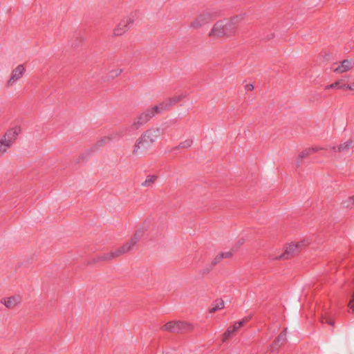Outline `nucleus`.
Instances as JSON below:
<instances>
[{"label": "nucleus", "instance_id": "f257e3e1", "mask_svg": "<svg viewBox=\"0 0 354 354\" xmlns=\"http://www.w3.org/2000/svg\"><path fill=\"white\" fill-rule=\"evenodd\" d=\"M243 16H236L231 19H223L217 21L209 33L210 37H221L232 34L238 24L242 20Z\"/></svg>", "mask_w": 354, "mask_h": 354}, {"label": "nucleus", "instance_id": "f03ea898", "mask_svg": "<svg viewBox=\"0 0 354 354\" xmlns=\"http://www.w3.org/2000/svg\"><path fill=\"white\" fill-rule=\"evenodd\" d=\"M162 130L160 128H151L146 131L136 141L133 154L138 156L140 149H148L161 135Z\"/></svg>", "mask_w": 354, "mask_h": 354}, {"label": "nucleus", "instance_id": "7ed1b4c3", "mask_svg": "<svg viewBox=\"0 0 354 354\" xmlns=\"http://www.w3.org/2000/svg\"><path fill=\"white\" fill-rule=\"evenodd\" d=\"M161 107L162 106H154L151 109H149L138 115L131 125L123 126V128L129 129L127 135L131 136L134 134L136 130L147 123L155 115L160 113L158 109Z\"/></svg>", "mask_w": 354, "mask_h": 354}, {"label": "nucleus", "instance_id": "20e7f679", "mask_svg": "<svg viewBox=\"0 0 354 354\" xmlns=\"http://www.w3.org/2000/svg\"><path fill=\"white\" fill-rule=\"evenodd\" d=\"M21 129L19 126H15L8 129L0 137V158L3 157L12 147L21 133Z\"/></svg>", "mask_w": 354, "mask_h": 354}, {"label": "nucleus", "instance_id": "39448f33", "mask_svg": "<svg viewBox=\"0 0 354 354\" xmlns=\"http://www.w3.org/2000/svg\"><path fill=\"white\" fill-rule=\"evenodd\" d=\"M219 12L214 9H207L201 12L192 21L191 27L198 28L209 23L212 19L218 16Z\"/></svg>", "mask_w": 354, "mask_h": 354}, {"label": "nucleus", "instance_id": "423d86ee", "mask_svg": "<svg viewBox=\"0 0 354 354\" xmlns=\"http://www.w3.org/2000/svg\"><path fill=\"white\" fill-rule=\"evenodd\" d=\"M129 130L127 128L122 127L111 132L108 136L101 138L96 143V147H102L110 142L118 141L121 138L127 137V132Z\"/></svg>", "mask_w": 354, "mask_h": 354}, {"label": "nucleus", "instance_id": "0eeeda50", "mask_svg": "<svg viewBox=\"0 0 354 354\" xmlns=\"http://www.w3.org/2000/svg\"><path fill=\"white\" fill-rule=\"evenodd\" d=\"M138 15L137 12H132L130 15L123 18L117 25L113 30L115 36H120L126 32L133 24L134 21L138 19Z\"/></svg>", "mask_w": 354, "mask_h": 354}, {"label": "nucleus", "instance_id": "6e6552de", "mask_svg": "<svg viewBox=\"0 0 354 354\" xmlns=\"http://www.w3.org/2000/svg\"><path fill=\"white\" fill-rule=\"evenodd\" d=\"M136 243H137L133 242V239H131L129 242H127V243L124 244L121 248L111 251L107 254L102 255L100 257V259L104 261L111 260L122 254H126L129 251H130Z\"/></svg>", "mask_w": 354, "mask_h": 354}, {"label": "nucleus", "instance_id": "1a4fd4ad", "mask_svg": "<svg viewBox=\"0 0 354 354\" xmlns=\"http://www.w3.org/2000/svg\"><path fill=\"white\" fill-rule=\"evenodd\" d=\"M190 328L191 325L184 322H169L164 326V330L174 333H179L183 330Z\"/></svg>", "mask_w": 354, "mask_h": 354}, {"label": "nucleus", "instance_id": "9d476101", "mask_svg": "<svg viewBox=\"0 0 354 354\" xmlns=\"http://www.w3.org/2000/svg\"><path fill=\"white\" fill-rule=\"evenodd\" d=\"M26 68L24 64H19L16 68L12 69L11 75L8 82V85L12 86L15 84L25 74Z\"/></svg>", "mask_w": 354, "mask_h": 354}, {"label": "nucleus", "instance_id": "9b49d317", "mask_svg": "<svg viewBox=\"0 0 354 354\" xmlns=\"http://www.w3.org/2000/svg\"><path fill=\"white\" fill-rule=\"evenodd\" d=\"M354 67V61L353 59H344L337 67L333 68L336 73H343L349 71Z\"/></svg>", "mask_w": 354, "mask_h": 354}, {"label": "nucleus", "instance_id": "f8f14e48", "mask_svg": "<svg viewBox=\"0 0 354 354\" xmlns=\"http://www.w3.org/2000/svg\"><path fill=\"white\" fill-rule=\"evenodd\" d=\"M1 303L8 308H13L20 303V298L19 296L3 298L1 300Z\"/></svg>", "mask_w": 354, "mask_h": 354}, {"label": "nucleus", "instance_id": "ddd939ff", "mask_svg": "<svg viewBox=\"0 0 354 354\" xmlns=\"http://www.w3.org/2000/svg\"><path fill=\"white\" fill-rule=\"evenodd\" d=\"M149 221H145L143 224L136 230L133 236L131 238L133 242L138 243L140 238L143 236L144 233L147 230L149 227Z\"/></svg>", "mask_w": 354, "mask_h": 354}, {"label": "nucleus", "instance_id": "4468645a", "mask_svg": "<svg viewBox=\"0 0 354 354\" xmlns=\"http://www.w3.org/2000/svg\"><path fill=\"white\" fill-rule=\"evenodd\" d=\"M299 247L298 244L291 243L286 248L285 252L281 255L279 259H288L289 257L292 256L295 254L296 250Z\"/></svg>", "mask_w": 354, "mask_h": 354}, {"label": "nucleus", "instance_id": "2eb2a0df", "mask_svg": "<svg viewBox=\"0 0 354 354\" xmlns=\"http://www.w3.org/2000/svg\"><path fill=\"white\" fill-rule=\"evenodd\" d=\"M176 104V102H173L172 97L167 99L165 102L156 105V106H162L158 109L160 113L167 110L169 107Z\"/></svg>", "mask_w": 354, "mask_h": 354}, {"label": "nucleus", "instance_id": "dca6fc26", "mask_svg": "<svg viewBox=\"0 0 354 354\" xmlns=\"http://www.w3.org/2000/svg\"><path fill=\"white\" fill-rule=\"evenodd\" d=\"M351 144H352V142L351 140H348V141L344 142V144L339 145L338 147H337L335 146L333 147L332 149L335 152H336L337 151L346 152L351 148Z\"/></svg>", "mask_w": 354, "mask_h": 354}, {"label": "nucleus", "instance_id": "f3484780", "mask_svg": "<svg viewBox=\"0 0 354 354\" xmlns=\"http://www.w3.org/2000/svg\"><path fill=\"white\" fill-rule=\"evenodd\" d=\"M156 178L157 176L155 175L147 176L145 180L142 183V186L147 187H151L155 183Z\"/></svg>", "mask_w": 354, "mask_h": 354}, {"label": "nucleus", "instance_id": "a211bd4d", "mask_svg": "<svg viewBox=\"0 0 354 354\" xmlns=\"http://www.w3.org/2000/svg\"><path fill=\"white\" fill-rule=\"evenodd\" d=\"M311 155V152L310 151V149L309 148H307V149H305L304 150H303L299 154V156H298V158L296 161V163L297 165H299L301 161L305 158L306 157L308 156Z\"/></svg>", "mask_w": 354, "mask_h": 354}, {"label": "nucleus", "instance_id": "6ab92c4d", "mask_svg": "<svg viewBox=\"0 0 354 354\" xmlns=\"http://www.w3.org/2000/svg\"><path fill=\"white\" fill-rule=\"evenodd\" d=\"M344 84L343 83V80H339L337 82H335V83L333 84H329V85H327L326 87H325V89H331V88H340V86L341 85H344Z\"/></svg>", "mask_w": 354, "mask_h": 354}, {"label": "nucleus", "instance_id": "aec40b11", "mask_svg": "<svg viewBox=\"0 0 354 354\" xmlns=\"http://www.w3.org/2000/svg\"><path fill=\"white\" fill-rule=\"evenodd\" d=\"M224 307V302L222 300L218 301L216 304H215L212 308L209 310V313H212L216 312L218 310H221Z\"/></svg>", "mask_w": 354, "mask_h": 354}, {"label": "nucleus", "instance_id": "412c9836", "mask_svg": "<svg viewBox=\"0 0 354 354\" xmlns=\"http://www.w3.org/2000/svg\"><path fill=\"white\" fill-rule=\"evenodd\" d=\"M286 339V331H283L280 333V335L277 337V339L274 341L273 344V347L275 346L280 342H285Z\"/></svg>", "mask_w": 354, "mask_h": 354}, {"label": "nucleus", "instance_id": "4be33fe9", "mask_svg": "<svg viewBox=\"0 0 354 354\" xmlns=\"http://www.w3.org/2000/svg\"><path fill=\"white\" fill-rule=\"evenodd\" d=\"M192 144H193V140L192 139H187L186 140L180 142L179 146L177 148H178V147L189 148L192 145Z\"/></svg>", "mask_w": 354, "mask_h": 354}, {"label": "nucleus", "instance_id": "5701e85b", "mask_svg": "<svg viewBox=\"0 0 354 354\" xmlns=\"http://www.w3.org/2000/svg\"><path fill=\"white\" fill-rule=\"evenodd\" d=\"M122 71L120 68L113 69V70H111L109 72V76L111 78H114V77H118V75H120L121 74Z\"/></svg>", "mask_w": 354, "mask_h": 354}, {"label": "nucleus", "instance_id": "b1692460", "mask_svg": "<svg viewBox=\"0 0 354 354\" xmlns=\"http://www.w3.org/2000/svg\"><path fill=\"white\" fill-rule=\"evenodd\" d=\"M187 97V93H181L178 95H176V96H174L172 97V100L173 102L178 103V102L181 101L182 100H183L184 98H185Z\"/></svg>", "mask_w": 354, "mask_h": 354}, {"label": "nucleus", "instance_id": "393cba45", "mask_svg": "<svg viewBox=\"0 0 354 354\" xmlns=\"http://www.w3.org/2000/svg\"><path fill=\"white\" fill-rule=\"evenodd\" d=\"M248 321V319L239 321L236 322L233 326V328L236 331L239 328H240L246 322Z\"/></svg>", "mask_w": 354, "mask_h": 354}, {"label": "nucleus", "instance_id": "a878e982", "mask_svg": "<svg viewBox=\"0 0 354 354\" xmlns=\"http://www.w3.org/2000/svg\"><path fill=\"white\" fill-rule=\"evenodd\" d=\"M232 256L231 252H224L219 254V259H227Z\"/></svg>", "mask_w": 354, "mask_h": 354}, {"label": "nucleus", "instance_id": "bb28decb", "mask_svg": "<svg viewBox=\"0 0 354 354\" xmlns=\"http://www.w3.org/2000/svg\"><path fill=\"white\" fill-rule=\"evenodd\" d=\"M340 88L342 89H344V90H351V91H354V82L352 84H344V85H341L340 86Z\"/></svg>", "mask_w": 354, "mask_h": 354}, {"label": "nucleus", "instance_id": "cd10ccee", "mask_svg": "<svg viewBox=\"0 0 354 354\" xmlns=\"http://www.w3.org/2000/svg\"><path fill=\"white\" fill-rule=\"evenodd\" d=\"M309 149L311 152V154L316 153L320 150L325 149V148L319 147H310Z\"/></svg>", "mask_w": 354, "mask_h": 354}, {"label": "nucleus", "instance_id": "c85d7f7f", "mask_svg": "<svg viewBox=\"0 0 354 354\" xmlns=\"http://www.w3.org/2000/svg\"><path fill=\"white\" fill-rule=\"evenodd\" d=\"M353 302H354V292H353V297L352 299H351L349 304H348V307L350 309H351L352 310H354V305H353Z\"/></svg>", "mask_w": 354, "mask_h": 354}, {"label": "nucleus", "instance_id": "c756f323", "mask_svg": "<svg viewBox=\"0 0 354 354\" xmlns=\"http://www.w3.org/2000/svg\"><path fill=\"white\" fill-rule=\"evenodd\" d=\"M245 89L246 91H252L254 89V86L252 84H248L245 85Z\"/></svg>", "mask_w": 354, "mask_h": 354}, {"label": "nucleus", "instance_id": "7c9ffc66", "mask_svg": "<svg viewBox=\"0 0 354 354\" xmlns=\"http://www.w3.org/2000/svg\"><path fill=\"white\" fill-rule=\"evenodd\" d=\"M226 331H227V335H232L234 332H235V330L233 328L232 326H230L227 328Z\"/></svg>", "mask_w": 354, "mask_h": 354}, {"label": "nucleus", "instance_id": "2f4dec72", "mask_svg": "<svg viewBox=\"0 0 354 354\" xmlns=\"http://www.w3.org/2000/svg\"><path fill=\"white\" fill-rule=\"evenodd\" d=\"M222 259H219V254L218 256H216L214 260H213V264L214 265H216L217 263H218L220 262V261Z\"/></svg>", "mask_w": 354, "mask_h": 354}, {"label": "nucleus", "instance_id": "473e14b6", "mask_svg": "<svg viewBox=\"0 0 354 354\" xmlns=\"http://www.w3.org/2000/svg\"><path fill=\"white\" fill-rule=\"evenodd\" d=\"M231 335H227V331H225V333L223 334V342H225Z\"/></svg>", "mask_w": 354, "mask_h": 354}, {"label": "nucleus", "instance_id": "72a5a7b5", "mask_svg": "<svg viewBox=\"0 0 354 354\" xmlns=\"http://www.w3.org/2000/svg\"><path fill=\"white\" fill-rule=\"evenodd\" d=\"M326 322L331 326H333L334 322L330 319H326Z\"/></svg>", "mask_w": 354, "mask_h": 354}, {"label": "nucleus", "instance_id": "f704fd0d", "mask_svg": "<svg viewBox=\"0 0 354 354\" xmlns=\"http://www.w3.org/2000/svg\"><path fill=\"white\" fill-rule=\"evenodd\" d=\"M351 199L354 202V196L351 197Z\"/></svg>", "mask_w": 354, "mask_h": 354}]
</instances>
